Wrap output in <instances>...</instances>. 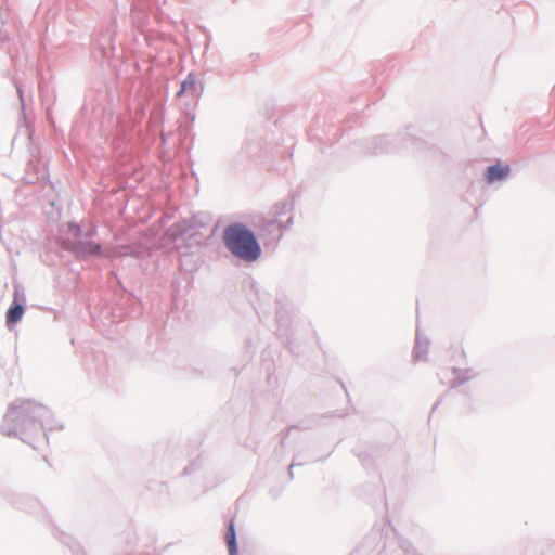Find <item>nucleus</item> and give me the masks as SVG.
I'll return each mask as SVG.
<instances>
[{
  "instance_id": "1",
  "label": "nucleus",
  "mask_w": 555,
  "mask_h": 555,
  "mask_svg": "<svg viewBox=\"0 0 555 555\" xmlns=\"http://www.w3.org/2000/svg\"><path fill=\"white\" fill-rule=\"evenodd\" d=\"M224 242L229 250L242 260L251 262L260 257L261 248L254 233L242 224L228 227Z\"/></svg>"
},
{
  "instance_id": "2",
  "label": "nucleus",
  "mask_w": 555,
  "mask_h": 555,
  "mask_svg": "<svg viewBox=\"0 0 555 555\" xmlns=\"http://www.w3.org/2000/svg\"><path fill=\"white\" fill-rule=\"evenodd\" d=\"M292 205L287 203H281L274 205L270 209V217L271 221L274 223H279L280 225L284 224L285 222H289L292 219L291 212H292Z\"/></svg>"
},
{
  "instance_id": "3",
  "label": "nucleus",
  "mask_w": 555,
  "mask_h": 555,
  "mask_svg": "<svg viewBox=\"0 0 555 555\" xmlns=\"http://www.w3.org/2000/svg\"><path fill=\"white\" fill-rule=\"evenodd\" d=\"M511 172V167L508 165L502 166L500 164L488 167L486 173V180L488 183H493L495 181H501L505 179Z\"/></svg>"
},
{
  "instance_id": "4",
  "label": "nucleus",
  "mask_w": 555,
  "mask_h": 555,
  "mask_svg": "<svg viewBox=\"0 0 555 555\" xmlns=\"http://www.w3.org/2000/svg\"><path fill=\"white\" fill-rule=\"evenodd\" d=\"M16 298L17 293L14 294V304L9 308L7 312V324L9 326L20 321L24 314V307L16 301Z\"/></svg>"
},
{
  "instance_id": "5",
  "label": "nucleus",
  "mask_w": 555,
  "mask_h": 555,
  "mask_svg": "<svg viewBox=\"0 0 555 555\" xmlns=\"http://www.w3.org/2000/svg\"><path fill=\"white\" fill-rule=\"evenodd\" d=\"M198 93V86L194 75L190 74L188 78L181 83L180 90L177 92L178 96L183 94H191L195 96Z\"/></svg>"
},
{
  "instance_id": "6",
  "label": "nucleus",
  "mask_w": 555,
  "mask_h": 555,
  "mask_svg": "<svg viewBox=\"0 0 555 555\" xmlns=\"http://www.w3.org/2000/svg\"><path fill=\"white\" fill-rule=\"evenodd\" d=\"M75 251L78 256H92L100 253V245L92 242L80 243L76 246Z\"/></svg>"
},
{
  "instance_id": "7",
  "label": "nucleus",
  "mask_w": 555,
  "mask_h": 555,
  "mask_svg": "<svg viewBox=\"0 0 555 555\" xmlns=\"http://www.w3.org/2000/svg\"><path fill=\"white\" fill-rule=\"evenodd\" d=\"M43 408L40 404H36L30 401L22 402L20 405H15L12 408V413L18 415L23 413H29V412H36L41 411Z\"/></svg>"
},
{
  "instance_id": "8",
  "label": "nucleus",
  "mask_w": 555,
  "mask_h": 555,
  "mask_svg": "<svg viewBox=\"0 0 555 555\" xmlns=\"http://www.w3.org/2000/svg\"><path fill=\"white\" fill-rule=\"evenodd\" d=\"M225 540H227V544H228V548H229V554L230 555H236V534H235V528H234V524L231 522L229 528H228V531H227V534H225Z\"/></svg>"
},
{
  "instance_id": "9",
  "label": "nucleus",
  "mask_w": 555,
  "mask_h": 555,
  "mask_svg": "<svg viewBox=\"0 0 555 555\" xmlns=\"http://www.w3.org/2000/svg\"><path fill=\"white\" fill-rule=\"evenodd\" d=\"M70 230L75 233V234H78L80 232V228L78 225H72L70 227Z\"/></svg>"
}]
</instances>
